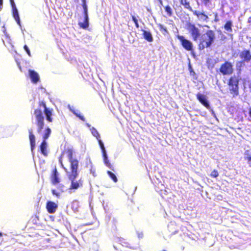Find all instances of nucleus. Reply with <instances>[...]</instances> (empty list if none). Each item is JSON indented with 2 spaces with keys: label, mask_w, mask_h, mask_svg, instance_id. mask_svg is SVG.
Segmentation results:
<instances>
[{
  "label": "nucleus",
  "mask_w": 251,
  "mask_h": 251,
  "mask_svg": "<svg viewBox=\"0 0 251 251\" xmlns=\"http://www.w3.org/2000/svg\"><path fill=\"white\" fill-rule=\"evenodd\" d=\"M160 2L161 4H162V1L161 0H160Z\"/></svg>",
  "instance_id": "nucleus-44"
},
{
  "label": "nucleus",
  "mask_w": 251,
  "mask_h": 251,
  "mask_svg": "<svg viewBox=\"0 0 251 251\" xmlns=\"http://www.w3.org/2000/svg\"><path fill=\"white\" fill-rule=\"evenodd\" d=\"M249 116L251 118V107L249 109Z\"/></svg>",
  "instance_id": "nucleus-42"
},
{
  "label": "nucleus",
  "mask_w": 251,
  "mask_h": 251,
  "mask_svg": "<svg viewBox=\"0 0 251 251\" xmlns=\"http://www.w3.org/2000/svg\"><path fill=\"white\" fill-rule=\"evenodd\" d=\"M90 173L93 175V176L96 177L97 176L96 168L95 167V166L92 164V163L91 162H90Z\"/></svg>",
  "instance_id": "nucleus-24"
},
{
  "label": "nucleus",
  "mask_w": 251,
  "mask_h": 251,
  "mask_svg": "<svg viewBox=\"0 0 251 251\" xmlns=\"http://www.w3.org/2000/svg\"><path fill=\"white\" fill-rule=\"evenodd\" d=\"M186 29L193 41H197L200 38L201 35L200 30L195 24L190 22L187 23L186 25Z\"/></svg>",
  "instance_id": "nucleus-6"
},
{
  "label": "nucleus",
  "mask_w": 251,
  "mask_h": 251,
  "mask_svg": "<svg viewBox=\"0 0 251 251\" xmlns=\"http://www.w3.org/2000/svg\"><path fill=\"white\" fill-rule=\"evenodd\" d=\"M239 56L243 62L248 63L251 60V53L249 50H243L240 53Z\"/></svg>",
  "instance_id": "nucleus-12"
},
{
  "label": "nucleus",
  "mask_w": 251,
  "mask_h": 251,
  "mask_svg": "<svg viewBox=\"0 0 251 251\" xmlns=\"http://www.w3.org/2000/svg\"><path fill=\"white\" fill-rule=\"evenodd\" d=\"M77 170L78 168L71 169V172L68 176L69 179L71 181V184L68 188L70 192L72 191L74 192L75 190L82 188L83 186L84 180L82 178H79L78 180L76 179L78 175Z\"/></svg>",
  "instance_id": "nucleus-4"
},
{
  "label": "nucleus",
  "mask_w": 251,
  "mask_h": 251,
  "mask_svg": "<svg viewBox=\"0 0 251 251\" xmlns=\"http://www.w3.org/2000/svg\"><path fill=\"white\" fill-rule=\"evenodd\" d=\"M165 10L169 17H171L173 15V11L171 7L169 5H167L165 7Z\"/></svg>",
  "instance_id": "nucleus-25"
},
{
  "label": "nucleus",
  "mask_w": 251,
  "mask_h": 251,
  "mask_svg": "<svg viewBox=\"0 0 251 251\" xmlns=\"http://www.w3.org/2000/svg\"><path fill=\"white\" fill-rule=\"evenodd\" d=\"M50 181L53 185H56L57 184H59L61 181V179L59 177V174L56 167L52 171L50 175Z\"/></svg>",
  "instance_id": "nucleus-11"
},
{
  "label": "nucleus",
  "mask_w": 251,
  "mask_h": 251,
  "mask_svg": "<svg viewBox=\"0 0 251 251\" xmlns=\"http://www.w3.org/2000/svg\"><path fill=\"white\" fill-rule=\"evenodd\" d=\"M24 49L26 51V52L27 53V54L28 55V56H31V53H30V50L28 49V47L26 45H24Z\"/></svg>",
  "instance_id": "nucleus-31"
},
{
  "label": "nucleus",
  "mask_w": 251,
  "mask_h": 251,
  "mask_svg": "<svg viewBox=\"0 0 251 251\" xmlns=\"http://www.w3.org/2000/svg\"><path fill=\"white\" fill-rule=\"evenodd\" d=\"M51 132V129L47 127L45 129V132L42 137V141L40 145V149L41 153L45 156L48 155L47 152V143L46 140L50 137Z\"/></svg>",
  "instance_id": "nucleus-7"
},
{
  "label": "nucleus",
  "mask_w": 251,
  "mask_h": 251,
  "mask_svg": "<svg viewBox=\"0 0 251 251\" xmlns=\"http://www.w3.org/2000/svg\"><path fill=\"white\" fill-rule=\"evenodd\" d=\"M190 74L191 75L195 76L196 75L195 72L193 70V69L190 67Z\"/></svg>",
  "instance_id": "nucleus-35"
},
{
  "label": "nucleus",
  "mask_w": 251,
  "mask_h": 251,
  "mask_svg": "<svg viewBox=\"0 0 251 251\" xmlns=\"http://www.w3.org/2000/svg\"><path fill=\"white\" fill-rule=\"evenodd\" d=\"M91 131L92 135L94 136H95L97 140L100 138V136L99 133L98 132V131L95 128L92 127L91 129Z\"/></svg>",
  "instance_id": "nucleus-23"
},
{
  "label": "nucleus",
  "mask_w": 251,
  "mask_h": 251,
  "mask_svg": "<svg viewBox=\"0 0 251 251\" xmlns=\"http://www.w3.org/2000/svg\"><path fill=\"white\" fill-rule=\"evenodd\" d=\"M102 156L103 157V161L105 164V165L108 167L109 169L112 170L113 171H114V167L112 166V165L110 163L108 159V157L106 155V152H105V153H102Z\"/></svg>",
  "instance_id": "nucleus-19"
},
{
  "label": "nucleus",
  "mask_w": 251,
  "mask_h": 251,
  "mask_svg": "<svg viewBox=\"0 0 251 251\" xmlns=\"http://www.w3.org/2000/svg\"><path fill=\"white\" fill-rule=\"evenodd\" d=\"M135 26H136V28H139V25L138 23L136 24H135Z\"/></svg>",
  "instance_id": "nucleus-43"
},
{
  "label": "nucleus",
  "mask_w": 251,
  "mask_h": 251,
  "mask_svg": "<svg viewBox=\"0 0 251 251\" xmlns=\"http://www.w3.org/2000/svg\"><path fill=\"white\" fill-rule=\"evenodd\" d=\"M193 13L194 15L197 17V18H199L200 20H202L203 21H206L208 19V16L205 14L203 12H200L197 11H193Z\"/></svg>",
  "instance_id": "nucleus-17"
},
{
  "label": "nucleus",
  "mask_w": 251,
  "mask_h": 251,
  "mask_svg": "<svg viewBox=\"0 0 251 251\" xmlns=\"http://www.w3.org/2000/svg\"><path fill=\"white\" fill-rule=\"evenodd\" d=\"M12 1H14V0H10V2Z\"/></svg>",
  "instance_id": "nucleus-45"
},
{
  "label": "nucleus",
  "mask_w": 251,
  "mask_h": 251,
  "mask_svg": "<svg viewBox=\"0 0 251 251\" xmlns=\"http://www.w3.org/2000/svg\"><path fill=\"white\" fill-rule=\"evenodd\" d=\"M143 36L144 38L147 41L149 42L153 41V37L150 31L143 30Z\"/></svg>",
  "instance_id": "nucleus-18"
},
{
  "label": "nucleus",
  "mask_w": 251,
  "mask_h": 251,
  "mask_svg": "<svg viewBox=\"0 0 251 251\" xmlns=\"http://www.w3.org/2000/svg\"><path fill=\"white\" fill-rule=\"evenodd\" d=\"M82 1V6L83 8V13L84 19L83 22H79L78 23V25L79 26L83 28L86 29L89 26V22H88V10H87V6L86 4V0H81Z\"/></svg>",
  "instance_id": "nucleus-10"
},
{
  "label": "nucleus",
  "mask_w": 251,
  "mask_h": 251,
  "mask_svg": "<svg viewBox=\"0 0 251 251\" xmlns=\"http://www.w3.org/2000/svg\"><path fill=\"white\" fill-rule=\"evenodd\" d=\"M107 173L114 182H117L118 181V179L114 173L109 171H107Z\"/></svg>",
  "instance_id": "nucleus-26"
},
{
  "label": "nucleus",
  "mask_w": 251,
  "mask_h": 251,
  "mask_svg": "<svg viewBox=\"0 0 251 251\" xmlns=\"http://www.w3.org/2000/svg\"><path fill=\"white\" fill-rule=\"evenodd\" d=\"M220 72L223 75H230L233 72V65L232 63L227 61H225L222 64L220 68Z\"/></svg>",
  "instance_id": "nucleus-9"
},
{
  "label": "nucleus",
  "mask_w": 251,
  "mask_h": 251,
  "mask_svg": "<svg viewBox=\"0 0 251 251\" xmlns=\"http://www.w3.org/2000/svg\"><path fill=\"white\" fill-rule=\"evenodd\" d=\"M3 7V0H0V11H1Z\"/></svg>",
  "instance_id": "nucleus-38"
},
{
  "label": "nucleus",
  "mask_w": 251,
  "mask_h": 251,
  "mask_svg": "<svg viewBox=\"0 0 251 251\" xmlns=\"http://www.w3.org/2000/svg\"><path fill=\"white\" fill-rule=\"evenodd\" d=\"M232 24L231 21H227L224 25V28L228 32L232 31Z\"/></svg>",
  "instance_id": "nucleus-22"
},
{
  "label": "nucleus",
  "mask_w": 251,
  "mask_h": 251,
  "mask_svg": "<svg viewBox=\"0 0 251 251\" xmlns=\"http://www.w3.org/2000/svg\"><path fill=\"white\" fill-rule=\"evenodd\" d=\"M215 34L212 30H207L205 33L201 35L200 42L198 45L199 50H202L205 48H210L215 39Z\"/></svg>",
  "instance_id": "nucleus-2"
},
{
  "label": "nucleus",
  "mask_w": 251,
  "mask_h": 251,
  "mask_svg": "<svg viewBox=\"0 0 251 251\" xmlns=\"http://www.w3.org/2000/svg\"><path fill=\"white\" fill-rule=\"evenodd\" d=\"M51 192L53 195H55L57 197H59L60 196V193L57 192L55 189H52L51 190Z\"/></svg>",
  "instance_id": "nucleus-32"
},
{
  "label": "nucleus",
  "mask_w": 251,
  "mask_h": 251,
  "mask_svg": "<svg viewBox=\"0 0 251 251\" xmlns=\"http://www.w3.org/2000/svg\"><path fill=\"white\" fill-rule=\"evenodd\" d=\"M173 7H174V9L176 11V10H177V8H181V6L180 5H176V6L175 5H173Z\"/></svg>",
  "instance_id": "nucleus-39"
},
{
  "label": "nucleus",
  "mask_w": 251,
  "mask_h": 251,
  "mask_svg": "<svg viewBox=\"0 0 251 251\" xmlns=\"http://www.w3.org/2000/svg\"><path fill=\"white\" fill-rule=\"evenodd\" d=\"M158 27H159V29L161 31H164L166 32H167V28L165 26H164L162 25H161V24L158 25Z\"/></svg>",
  "instance_id": "nucleus-30"
},
{
  "label": "nucleus",
  "mask_w": 251,
  "mask_h": 251,
  "mask_svg": "<svg viewBox=\"0 0 251 251\" xmlns=\"http://www.w3.org/2000/svg\"><path fill=\"white\" fill-rule=\"evenodd\" d=\"M132 20L135 24L138 23V20L134 16H132Z\"/></svg>",
  "instance_id": "nucleus-37"
},
{
  "label": "nucleus",
  "mask_w": 251,
  "mask_h": 251,
  "mask_svg": "<svg viewBox=\"0 0 251 251\" xmlns=\"http://www.w3.org/2000/svg\"><path fill=\"white\" fill-rule=\"evenodd\" d=\"M98 141L99 142V144L100 146V148L101 150L102 153L106 152V151L104 146V144L102 143V141L101 140L100 138L98 140Z\"/></svg>",
  "instance_id": "nucleus-27"
},
{
  "label": "nucleus",
  "mask_w": 251,
  "mask_h": 251,
  "mask_svg": "<svg viewBox=\"0 0 251 251\" xmlns=\"http://www.w3.org/2000/svg\"><path fill=\"white\" fill-rule=\"evenodd\" d=\"M28 133L31 150L32 151L35 147V137L31 129L28 130Z\"/></svg>",
  "instance_id": "nucleus-16"
},
{
  "label": "nucleus",
  "mask_w": 251,
  "mask_h": 251,
  "mask_svg": "<svg viewBox=\"0 0 251 251\" xmlns=\"http://www.w3.org/2000/svg\"><path fill=\"white\" fill-rule=\"evenodd\" d=\"M74 113L76 115V117L79 118L82 121H85V118H84V117L83 116H81V115H80L79 114H77L76 113H75V112H74Z\"/></svg>",
  "instance_id": "nucleus-33"
},
{
  "label": "nucleus",
  "mask_w": 251,
  "mask_h": 251,
  "mask_svg": "<svg viewBox=\"0 0 251 251\" xmlns=\"http://www.w3.org/2000/svg\"><path fill=\"white\" fill-rule=\"evenodd\" d=\"M39 108L34 110V115L35 119V125L37 126V132L40 134L42 132V130L45 126L44 116L41 107L43 108L44 112L46 115V120L49 122L53 121L52 109L48 108L46 104L44 101H39L38 103Z\"/></svg>",
  "instance_id": "nucleus-1"
},
{
  "label": "nucleus",
  "mask_w": 251,
  "mask_h": 251,
  "mask_svg": "<svg viewBox=\"0 0 251 251\" xmlns=\"http://www.w3.org/2000/svg\"><path fill=\"white\" fill-rule=\"evenodd\" d=\"M197 99L206 108L209 109L210 108V105L208 101H207L206 96L200 93L196 95Z\"/></svg>",
  "instance_id": "nucleus-13"
},
{
  "label": "nucleus",
  "mask_w": 251,
  "mask_h": 251,
  "mask_svg": "<svg viewBox=\"0 0 251 251\" xmlns=\"http://www.w3.org/2000/svg\"><path fill=\"white\" fill-rule=\"evenodd\" d=\"M12 9H17L14 1H12L10 2Z\"/></svg>",
  "instance_id": "nucleus-36"
},
{
  "label": "nucleus",
  "mask_w": 251,
  "mask_h": 251,
  "mask_svg": "<svg viewBox=\"0 0 251 251\" xmlns=\"http://www.w3.org/2000/svg\"><path fill=\"white\" fill-rule=\"evenodd\" d=\"M176 38L179 41L180 45L185 50L191 52L194 51V45L190 40L180 35H176Z\"/></svg>",
  "instance_id": "nucleus-8"
},
{
  "label": "nucleus",
  "mask_w": 251,
  "mask_h": 251,
  "mask_svg": "<svg viewBox=\"0 0 251 251\" xmlns=\"http://www.w3.org/2000/svg\"><path fill=\"white\" fill-rule=\"evenodd\" d=\"M57 208V205L55 202L51 201H49L47 202L46 208L49 213H54L56 211Z\"/></svg>",
  "instance_id": "nucleus-14"
},
{
  "label": "nucleus",
  "mask_w": 251,
  "mask_h": 251,
  "mask_svg": "<svg viewBox=\"0 0 251 251\" xmlns=\"http://www.w3.org/2000/svg\"><path fill=\"white\" fill-rule=\"evenodd\" d=\"M245 154L247 155L244 157V159L245 160L247 161L250 166L251 167V156H250L248 153L246 152Z\"/></svg>",
  "instance_id": "nucleus-28"
},
{
  "label": "nucleus",
  "mask_w": 251,
  "mask_h": 251,
  "mask_svg": "<svg viewBox=\"0 0 251 251\" xmlns=\"http://www.w3.org/2000/svg\"><path fill=\"white\" fill-rule=\"evenodd\" d=\"M58 189L60 190V192H64V185L63 184H59L57 187Z\"/></svg>",
  "instance_id": "nucleus-34"
},
{
  "label": "nucleus",
  "mask_w": 251,
  "mask_h": 251,
  "mask_svg": "<svg viewBox=\"0 0 251 251\" xmlns=\"http://www.w3.org/2000/svg\"><path fill=\"white\" fill-rule=\"evenodd\" d=\"M28 73L31 80L33 83H37L39 81V76L37 72L33 70H29Z\"/></svg>",
  "instance_id": "nucleus-15"
},
{
  "label": "nucleus",
  "mask_w": 251,
  "mask_h": 251,
  "mask_svg": "<svg viewBox=\"0 0 251 251\" xmlns=\"http://www.w3.org/2000/svg\"><path fill=\"white\" fill-rule=\"evenodd\" d=\"M210 1V0H203V2L205 5H206L209 3Z\"/></svg>",
  "instance_id": "nucleus-41"
},
{
  "label": "nucleus",
  "mask_w": 251,
  "mask_h": 251,
  "mask_svg": "<svg viewBox=\"0 0 251 251\" xmlns=\"http://www.w3.org/2000/svg\"><path fill=\"white\" fill-rule=\"evenodd\" d=\"M74 151L73 148L72 147H65L64 149L62 151L61 155L59 157V162L62 168L65 169L63 164V157L64 155H66L68 158L70 164V169H75V168H78V160L75 158H73V153Z\"/></svg>",
  "instance_id": "nucleus-3"
},
{
  "label": "nucleus",
  "mask_w": 251,
  "mask_h": 251,
  "mask_svg": "<svg viewBox=\"0 0 251 251\" xmlns=\"http://www.w3.org/2000/svg\"><path fill=\"white\" fill-rule=\"evenodd\" d=\"M180 3L185 9L193 12V10L190 6V2L188 0H180Z\"/></svg>",
  "instance_id": "nucleus-21"
},
{
  "label": "nucleus",
  "mask_w": 251,
  "mask_h": 251,
  "mask_svg": "<svg viewBox=\"0 0 251 251\" xmlns=\"http://www.w3.org/2000/svg\"><path fill=\"white\" fill-rule=\"evenodd\" d=\"M218 176H219V173H218V171L216 170H214L213 171H212L210 174V176L212 177H214V178L217 177Z\"/></svg>",
  "instance_id": "nucleus-29"
},
{
  "label": "nucleus",
  "mask_w": 251,
  "mask_h": 251,
  "mask_svg": "<svg viewBox=\"0 0 251 251\" xmlns=\"http://www.w3.org/2000/svg\"><path fill=\"white\" fill-rule=\"evenodd\" d=\"M240 79L236 75L230 76L227 81L228 89L232 97L234 98L239 95V83Z\"/></svg>",
  "instance_id": "nucleus-5"
},
{
  "label": "nucleus",
  "mask_w": 251,
  "mask_h": 251,
  "mask_svg": "<svg viewBox=\"0 0 251 251\" xmlns=\"http://www.w3.org/2000/svg\"><path fill=\"white\" fill-rule=\"evenodd\" d=\"M12 16L17 24L21 26V21L17 9H12Z\"/></svg>",
  "instance_id": "nucleus-20"
},
{
  "label": "nucleus",
  "mask_w": 251,
  "mask_h": 251,
  "mask_svg": "<svg viewBox=\"0 0 251 251\" xmlns=\"http://www.w3.org/2000/svg\"><path fill=\"white\" fill-rule=\"evenodd\" d=\"M124 243L125 244V245H123V246H125L130 248H132V247L130 246H129V245L128 243L124 242Z\"/></svg>",
  "instance_id": "nucleus-40"
}]
</instances>
